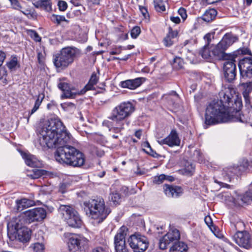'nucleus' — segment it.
I'll use <instances>...</instances> for the list:
<instances>
[{
	"label": "nucleus",
	"instance_id": "obj_10",
	"mask_svg": "<svg viewBox=\"0 0 252 252\" xmlns=\"http://www.w3.org/2000/svg\"><path fill=\"white\" fill-rule=\"evenodd\" d=\"M127 228L122 226L114 238L115 248L116 252H130L126 246L125 237L126 235Z\"/></svg>",
	"mask_w": 252,
	"mask_h": 252
},
{
	"label": "nucleus",
	"instance_id": "obj_43",
	"mask_svg": "<svg viewBox=\"0 0 252 252\" xmlns=\"http://www.w3.org/2000/svg\"><path fill=\"white\" fill-rule=\"evenodd\" d=\"M7 75V71L4 67H0V80L3 79V83H7L5 77Z\"/></svg>",
	"mask_w": 252,
	"mask_h": 252
},
{
	"label": "nucleus",
	"instance_id": "obj_34",
	"mask_svg": "<svg viewBox=\"0 0 252 252\" xmlns=\"http://www.w3.org/2000/svg\"><path fill=\"white\" fill-rule=\"evenodd\" d=\"M46 174V171L43 169H34L32 170V172L30 176L32 179H37L41 176L45 175Z\"/></svg>",
	"mask_w": 252,
	"mask_h": 252
},
{
	"label": "nucleus",
	"instance_id": "obj_11",
	"mask_svg": "<svg viewBox=\"0 0 252 252\" xmlns=\"http://www.w3.org/2000/svg\"><path fill=\"white\" fill-rule=\"evenodd\" d=\"M225 60L223 64L224 77L227 81L231 82L235 79L236 74L235 58L230 56Z\"/></svg>",
	"mask_w": 252,
	"mask_h": 252
},
{
	"label": "nucleus",
	"instance_id": "obj_33",
	"mask_svg": "<svg viewBox=\"0 0 252 252\" xmlns=\"http://www.w3.org/2000/svg\"><path fill=\"white\" fill-rule=\"evenodd\" d=\"M154 7L158 12H163L165 10L164 1L163 0H154Z\"/></svg>",
	"mask_w": 252,
	"mask_h": 252
},
{
	"label": "nucleus",
	"instance_id": "obj_9",
	"mask_svg": "<svg viewBox=\"0 0 252 252\" xmlns=\"http://www.w3.org/2000/svg\"><path fill=\"white\" fill-rule=\"evenodd\" d=\"M87 244V240L83 236L77 234H71L68 237L67 245L72 252H82Z\"/></svg>",
	"mask_w": 252,
	"mask_h": 252
},
{
	"label": "nucleus",
	"instance_id": "obj_49",
	"mask_svg": "<svg viewBox=\"0 0 252 252\" xmlns=\"http://www.w3.org/2000/svg\"><path fill=\"white\" fill-rule=\"evenodd\" d=\"M194 166L192 164L189 165L186 167L184 170L186 175H191L194 171Z\"/></svg>",
	"mask_w": 252,
	"mask_h": 252
},
{
	"label": "nucleus",
	"instance_id": "obj_58",
	"mask_svg": "<svg viewBox=\"0 0 252 252\" xmlns=\"http://www.w3.org/2000/svg\"><path fill=\"white\" fill-rule=\"evenodd\" d=\"M170 19L172 22L175 24H179L180 23L181 21V20L179 18V17L177 16H171Z\"/></svg>",
	"mask_w": 252,
	"mask_h": 252
},
{
	"label": "nucleus",
	"instance_id": "obj_13",
	"mask_svg": "<svg viewBox=\"0 0 252 252\" xmlns=\"http://www.w3.org/2000/svg\"><path fill=\"white\" fill-rule=\"evenodd\" d=\"M25 215L29 222L39 221L46 218V211L43 208H35L27 211Z\"/></svg>",
	"mask_w": 252,
	"mask_h": 252
},
{
	"label": "nucleus",
	"instance_id": "obj_52",
	"mask_svg": "<svg viewBox=\"0 0 252 252\" xmlns=\"http://www.w3.org/2000/svg\"><path fill=\"white\" fill-rule=\"evenodd\" d=\"M178 35V32L177 31H173L171 29H169L168 33L166 36H169L172 38H174Z\"/></svg>",
	"mask_w": 252,
	"mask_h": 252
},
{
	"label": "nucleus",
	"instance_id": "obj_30",
	"mask_svg": "<svg viewBox=\"0 0 252 252\" xmlns=\"http://www.w3.org/2000/svg\"><path fill=\"white\" fill-rule=\"evenodd\" d=\"M6 65L11 71L16 70L20 66L16 56H12L6 62Z\"/></svg>",
	"mask_w": 252,
	"mask_h": 252
},
{
	"label": "nucleus",
	"instance_id": "obj_55",
	"mask_svg": "<svg viewBox=\"0 0 252 252\" xmlns=\"http://www.w3.org/2000/svg\"><path fill=\"white\" fill-rule=\"evenodd\" d=\"M122 49V47L120 46L117 48H116L115 50L111 51L110 52V54L113 55H118L121 53V50Z\"/></svg>",
	"mask_w": 252,
	"mask_h": 252
},
{
	"label": "nucleus",
	"instance_id": "obj_1",
	"mask_svg": "<svg viewBox=\"0 0 252 252\" xmlns=\"http://www.w3.org/2000/svg\"><path fill=\"white\" fill-rule=\"evenodd\" d=\"M38 133L41 147L57 148L55 154L57 161L73 167H80L84 164V154L68 145L71 135L59 118L53 117L46 122Z\"/></svg>",
	"mask_w": 252,
	"mask_h": 252
},
{
	"label": "nucleus",
	"instance_id": "obj_60",
	"mask_svg": "<svg viewBox=\"0 0 252 252\" xmlns=\"http://www.w3.org/2000/svg\"><path fill=\"white\" fill-rule=\"evenodd\" d=\"M103 125L104 126H106L108 127L109 128V131H111L110 130V129L112 127H113V126L110 127L111 122L109 121H108V120H104L103 121ZM116 126V125L115 124V126H113V127H115Z\"/></svg>",
	"mask_w": 252,
	"mask_h": 252
},
{
	"label": "nucleus",
	"instance_id": "obj_22",
	"mask_svg": "<svg viewBox=\"0 0 252 252\" xmlns=\"http://www.w3.org/2000/svg\"><path fill=\"white\" fill-rule=\"evenodd\" d=\"M21 156L25 160L26 164L31 167H38L41 165L36 158L31 154L22 153Z\"/></svg>",
	"mask_w": 252,
	"mask_h": 252
},
{
	"label": "nucleus",
	"instance_id": "obj_4",
	"mask_svg": "<svg viewBox=\"0 0 252 252\" xmlns=\"http://www.w3.org/2000/svg\"><path fill=\"white\" fill-rule=\"evenodd\" d=\"M134 111L133 105L130 102H124L116 106L112 111L108 119L116 123V126L110 131L119 133L124 129V120L129 117Z\"/></svg>",
	"mask_w": 252,
	"mask_h": 252
},
{
	"label": "nucleus",
	"instance_id": "obj_47",
	"mask_svg": "<svg viewBox=\"0 0 252 252\" xmlns=\"http://www.w3.org/2000/svg\"><path fill=\"white\" fill-rule=\"evenodd\" d=\"M178 14L181 16L183 21L185 20L187 18V14L186 10L183 7H180L178 11Z\"/></svg>",
	"mask_w": 252,
	"mask_h": 252
},
{
	"label": "nucleus",
	"instance_id": "obj_54",
	"mask_svg": "<svg viewBox=\"0 0 252 252\" xmlns=\"http://www.w3.org/2000/svg\"><path fill=\"white\" fill-rule=\"evenodd\" d=\"M213 33H208L204 36V39L207 41L208 44L210 43L211 39L214 37Z\"/></svg>",
	"mask_w": 252,
	"mask_h": 252
},
{
	"label": "nucleus",
	"instance_id": "obj_64",
	"mask_svg": "<svg viewBox=\"0 0 252 252\" xmlns=\"http://www.w3.org/2000/svg\"><path fill=\"white\" fill-rule=\"evenodd\" d=\"M244 3L247 6H250L252 3V0H244Z\"/></svg>",
	"mask_w": 252,
	"mask_h": 252
},
{
	"label": "nucleus",
	"instance_id": "obj_31",
	"mask_svg": "<svg viewBox=\"0 0 252 252\" xmlns=\"http://www.w3.org/2000/svg\"><path fill=\"white\" fill-rule=\"evenodd\" d=\"M238 199L241 200L244 203H248L252 201V183L250 188L244 194L240 195Z\"/></svg>",
	"mask_w": 252,
	"mask_h": 252
},
{
	"label": "nucleus",
	"instance_id": "obj_56",
	"mask_svg": "<svg viewBox=\"0 0 252 252\" xmlns=\"http://www.w3.org/2000/svg\"><path fill=\"white\" fill-rule=\"evenodd\" d=\"M204 221L206 224L211 229V226L212 225V221L210 216H206L204 219Z\"/></svg>",
	"mask_w": 252,
	"mask_h": 252
},
{
	"label": "nucleus",
	"instance_id": "obj_36",
	"mask_svg": "<svg viewBox=\"0 0 252 252\" xmlns=\"http://www.w3.org/2000/svg\"><path fill=\"white\" fill-rule=\"evenodd\" d=\"M39 4L41 7L48 12L52 10V5L50 0H41L39 2Z\"/></svg>",
	"mask_w": 252,
	"mask_h": 252
},
{
	"label": "nucleus",
	"instance_id": "obj_26",
	"mask_svg": "<svg viewBox=\"0 0 252 252\" xmlns=\"http://www.w3.org/2000/svg\"><path fill=\"white\" fill-rule=\"evenodd\" d=\"M242 85L244 87L245 90L243 92V96L245 100L246 104L248 107L250 105L249 99V93L252 91V81L246 83H243Z\"/></svg>",
	"mask_w": 252,
	"mask_h": 252
},
{
	"label": "nucleus",
	"instance_id": "obj_38",
	"mask_svg": "<svg viewBox=\"0 0 252 252\" xmlns=\"http://www.w3.org/2000/svg\"><path fill=\"white\" fill-rule=\"evenodd\" d=\"M50 18L52 22L58 24H60L63 21H66L64 16L53 14Z\"/></svg>",
	"mask_w": 252,
	"mask_h": 252
},
{
	"label": "nucleus",
	"instance_id": "obj_27",
	"mask_svg": "<svg viewBox=\"0 0 252 252\" xmlns=\"http://www.w3.org/2000/svg\"><path fill=\"white\" fill-rule=\"evenodd\" d=\"M199 53L203 59L207 60L209 62H211L213 60L211 46L209 47L208 45H205L201 49Z\"/></svg>",
	"mask_w": 252,
	"mask_h": 252
},
{
	"label": "nucleus",
	"instance_id": "obj_46",
	"mask_svg": "<svg viewBox=\"0 0 252 252\" xmlns=\"http://www.w3.org/2000/svg\"><path fill=\"white\" fill-rule=\"evenodd\" d=\"M58 6L59 10L62 11L65 10L67 7V3L63 0H59L58 2Z\"/></svg>",
	"mask_w": 252,
	"mask_h": 252
},
{
	"label": "nucleus",
	"instance_id": "obj_50",
	"mask_svg": "<svg viewBox=\"0 0 252 252\" xmlns=\"http://www.w3.org/2000/svg\"><path fill=\"white\" fill-rule=\"evenodd\" d=\"M193 155L194 156H196V158L199 162H202L203 161V159L202 158V154L201 153L199 150H196L194 151Z\"/></svg>",
	"mask_w": 252,
	"mask_h": 252
},
{
	"label": "nucleus",
	"instance_id": "obj_51",
	"mask_svg": "<svg viewBox=\"0 0 252 252\" xmlns=\"http://www.w3.org/2000/svg\"><path fill=\"white\" fill-rule=\"evenodd\" d=\"M21 12H22L24 14L26 15L28 18H33V13H32L31 11L29 9H25L24 10H22V9H21V10H20Z\"/></svg>",
	"mask_w": 252,
	"mask_h": 252
},
{
	"label": "nucleus",
	"instance_id": "obj_53",
	"mask_svg": "<svg viewBox=\"0 0 252 252\" xmlns=\"http://www.w3.org/2000/svg\"><path fill=\"white\" fill-rule=\"evenodd\" d=\"M92 252H109L108 249L101 247H96L94 249Z\"/></svg>",
	"mask_w": 252,
	"mask_h": 252
},
{
	"label": "nucleus",
	"instance_id": "obj_63",
	"mask_svg": "<svg viewBox=\"0 0 252 252\" xmlns=\"http://www.w3.org/2000/svg\"><path fill=\"white\" fill-rule=\"evenodd\" d=\"M165 180L169 182H173L174 181V178L171 176H166Z\"/></svg>",
	"mask_w": 252,
	"mask_h": 252
},
{
	"label": "nucleus",
	"instance_id": "obj_59",
	"mask_svg": "<svg viewBox=\"0 0 252 252\" xmlns=\"http://www.w3.org/2000/svg\"><path fill=\"white\" fill-rule=\"evenodd\" d=\"M93 152L99 157H101L104 155V152L102 151H98L97 148H94Z\"/></svg>",
	"mask_w": 252,
	"mask_h": 252
},
{
	"label": "nucleus",
	"instance_id": "obj_19",
	"mask_svg": "<svg viewBox=\"0 0 252 252\" xmlns=\"http://www.w3.org/2000/svg\"><path fill=\"white\" fill-rule=\"evenodd\" d=\"M145 80L142 77L136 78L134 79H129L121 82V86L123 88L130 90H134L139 87Z\"/></svg>",
	"mask_w": 252,
	"mask_h": 252
},
{
	"label": "nucleus",
	"instance_id": "obj_42",
	"mask_svg": "<svg viewBox=\"0 0 252 252\" xmlns=\"http://www.w3.org/2000/svg\"><path fill=\"white\" fill-rule=\"evenodd\" d=\"M141 32L139 27L135 26L131 31V36L133 38H136Z\"/></svg>",
	"mask_w": 252,
	"mask_h": 252
},
{
	"label": "nucleus",
	"instance_id": "obj_15",
	"mask_svg": "<svg viewBox=\"0 0 252 252\" xmlns=\"http://www.w3.org/2000/svg\"><path fill=\"white\" fill-rule=\"evenodd\" d=\"M58 88L63 92L62 95L63 98H74L76 95H81L80 91L76 90L74 88H70L69 84L64 82V79H60Z\"/></svg>",
	"mask_w": 252,
	"mask_h": 252
},
{
	"label": "nucleus",
	"instance_id": "obj_48",
	"mask_svg": "<svg viewBox=\"0 0 252 252\" xmlns=\"http://www.w3.org/2000/svg\"><path fill=\"white\" fill-rule=\"evenodd\" d=\"M163 42L164 45L166 47H170L173 44V38L169 36H166L164 38Z\"/></svg>",
	"mask_w": 252,
	"mask_h": 252
},
{
	"label": "nucleus",
	"instance_id": "obj_25",
	"mask_svg": "<svg viewBox=\"0 0 252 252\" xmlns=\"http://www.w3.org/2000/svg\"><path fill=\"white\" fill-rule=\"evenodd\" d=\"M188 245L183 242L175 243L170 248L169 252H188Z\"/></svg>",
	"mask_w": 252,
	"mask_h": 252
},
{
	"label": "nucleus",
	"instance_id": "obj_3",
	"mask_svg": "<svg viewBox=\"0 0 252 252\" xmlns=\"http://www.w3.org/2000/svg\"><path fill=\"white\" fill-rule=\"evenodd\" d=\"M83 206L86 215L98 222H102L110 213V210L106 208L103 199L100 197L84 201Z\"/></svg>",
	"mask_w": 252,
	"mask_h": 252
},
{
	"label": "nucleus",
	"instance_id": "obj_32",
	"mask_svg": "<svg viewBox=\"0 0 252 252\" xmlns=\"http://www.w3.org/2000/svg\"><path fill=\"white\" fill-rule=\"evenodd\" d=\"M31 248L34 252H44L45 250V244L43 242H36L31 245Z\"/></svg>",
	"mask_w": 252,
	"mask_h": 252
},
{
	"label": "nucleus",
	"instance_id": "obj_44",
	"mask_svg": "<svg viewBox=\"0 0 252 252\" xmlns=\"http://www.w3.org/2000/svg\"><path fill=\"white\" fill-rule=\"evenodd\" d=\"M144 146L148 149L147 151L148 153L153 157H157V156L158 155L157 153L152 150L151 145L148 142H146L144 143Z\"/></svg>",
	"mask_w": 252,
	"mask_h": 252
},
{
	"label": "nucleus",
	"instance_id": "obj_12",
	"mask_svg": "<svg viewBox=\"0 0 252 252\" xmlns=\"http://www.w3.org/2000/svg\"><path fill=\"white\" fill-rule=\"evenodd\" d=\"M239 68L242 79L252 78V55L241 59L239 61Z\"/></svg>",
	"mask_w": 252,
	"mask_h": 252
},
{
	"label": "nucleus",
	"instance_id": "obj_5",
	"mask_svg": "<svg viewBox=\"0 0 252 252\" xmlns=\"http://www.w3.org/2000/svg\"><path fill=\"white\" fill-rule=\"evenodd\" d=\"M78 50L75 48L67 47L63 48L56 54L54 58V63L57 68L64 69L74 62Z\"/></svg>",
	"mask_w": 252,
	"mask_h": 252
},
{
	"label": "nucleus",
	"instance_id": "obj_62",
	"mask_svg": "<svg viewBox=\"0 0 252 252\" xmlns=\"http://www.w3.org/2000/svg\"><path fill=\"white\" fill-rule=\"evenodd\" d=\"M141 135H142V130L140 129H139V130L136 131L135 132V136L138 139H140Z\"/></svg>",
	"mask_w": 252,
	"mask_h": 252
},
{
	"label": "nucleus",
	"instance_id": "obj_45",
	"mask_svg": "<svg viewBox=\"0 0 252 252\" xmlns=\"http://www.w3.org/2000/svg\"><path fill=\"white\" fill-rule=\"evenodd\" d=\"M11 3V5L13 8L21 10V9H22V6H21V4L19 1L18 0H8Z\"/></svg>",
	"mask_w": 252,
	"mask_h": 252
},
{
	"label": "nucleus",
	"instance_id": "obj_57",
	"mask_svg": "<svg viewBox=\"0 0 252 252\" xmlns=\"http://www.w3.org/2000/svg\"><path fill=\"white\" fill-rule=\"evenodd\" d=\"M5 53L0 51V67L2 65L4 59H5Z\"/></svg>",
	"mask_w": 252,
	"mask_h": 252
},
{
	"label": "nucleus",
	"instance_id": "obj_39",
	"mask_svg": "<svg viewBox=\"0 0 252 252\" xmlns=\"http://www.w3.org/2000/svg\"><path fill=\"white\" fill-rule=\"evenodd\" d=\"M166 175L161 174L159 176H156L154 177L153 182L155 184L159 185L162 184L165 180Z\"/></svg>",
	"mask_w": 252,
	"mask_h": 252
},
{
	"label": "nucleus",
	"instance_id": "obj_2",
	"mask_svg": "<svg viewBox=\"0 0 252 252\" xmlns=\"http://www.w3.org/2000/svg\"><path fill=\"white\" fill-rule=\"evenodd\" d=\"M233 90L225 88L219 94L220 100H214L207 106L205 116V124L213 125L220 123L245 121L240 117L242 101L237 99L233 103Z\"/></svg>",
	"mask_w": 252,
	"mask_h": 252
},
{
	"label": "nucleus",
	"instance_id": "obj_18",
	"mask_svg": "<svg viewBox=\"0 0 252 252\" xmlns=\"http://www.w3.org/2000/svg\"><path fill=\"white\" fill-rule=\"evenodd\" d=\"M248 167V162L245 161L243 165L226 167L223 170V174L228 176V179L235 174H239L246 171Z\"/></svg>",
	"mask_w": 252,
	"mask_h": 252
},
{
	"label": "nucleus",
	"instance_id": "obj_37",
	"mask_svg": "<svg viewBox=\"0 0 252 252\" xmlns=\"http://www.w3.org/2000/svg\"><path fill=\"white\" fill-rule=\"evenodd\" d=\"M184 62L182 59L180 57H176L174 59L173 67L177 69H180L183 67Z\"/></svg>",
	"mask_w": 252,
	"mask_h": 252
},
{
	"label": "nucleus",
	"instance_id": "obj_28",
	"mask_svg": "<svg viewBox=\"0 0 252 252\" xmlns=\"http://www.w3.org/2000/svg\"><path fill=\"white\" fill-rule=\"evenodd\" d=\"M45 95L43 93L39 94L35 100L34 105L32 109L29 113V116L27 118V121L29 122L30 117L39 108L43 99L44 98Z\"/></svg>",
	"mask_w": 252,
	"mask_h": 252
},
{
	"label": "nucleus",
	"instance_id": "obj_21",
	"mask_svg": "<svg viewBox=\"0 0 252 252\" xmlns=\"http://www.w3.org/2000/svg\"><path fill=\"white\" fill-rule=\"evenodd\" d=\"M17 230V239L22 242H29L31 239L32 231L30 229L26 227H22L20 228H15Z\"/></svg>",
	"mask_w": 252,
	"mask_h": 252
},
{
	"label": "nucleus",
	"instance_id": "obj_29",
	"mask_svg": "<svg viewBox=\"0 0 252 252\" xmlns=\"http://www.w3.org/2000/svg\"><path fill=\"white\" fill-rule=\"evenodd\" d=\"M217 14L216 9L212 8L207 10L202 15V19L203 21L210 22L213 20Z\"/></svg>",
	"mask_w": 252,
	"mask_h": 252
},
{
	"label": "nucleus",
	"instance_id": "obj_6",
	"mask_svg": "<svg viewBox=\"0 0 252 252\" xmlns=\"http://www.w3.org/2000/svg\"><path fill=\"white\" fill-rule=\"evenodd\" d=\"M59 214L66 223L70 227L79 228L82 221L78 212L69 205H61L58 208Z\"/></svg>",
	"mask_w": 252,
	"mask_h": 252
},
{
	"label": "nucleus",
	"instance_id": "obj_14",
	"mask_svg": "<svg viewBox=\"0 0 252 252\" xmlns=\"http://www.w3.org/2000/svg\"><path fill=\"white\" fill-rule=\"evenodd\" d=\"M233 239L240 247L248 249L251 245V235L247 231H237Z\"/></svg>",
	"mask_w": 252,
	"mask_h": 252
},
{
	"label": "nucleus",
	"instance_id": "obj_24",
	"mask_svg": "<svg viewBox=\"0 0 252 252\" xmlns=\"http://www.w3.org/2000/svg\"><path fill=\"white\" fill-rule=\"evenodd\" d=\"M17 209L19 211H22L24 209L30 207L34 205L33 201L27 199L22 198L16 201Z\"/></svg>",
	"mask_w": 252,
	"mask_h": 252
},
{
	"label": "nucleus",
	"instance_id": "obj_17",
	"mask_svg": "<svg viewBox=\"0 0 252 252\" xmlns=\"http://www.w3.org/2000/svg\"><path fill=\"white\" fill-rule=\"evenodd\" d=\"M158 142L160 145H167L169 147L179 146L180 145L181 140L178 136L177 131L173 129L170 134L164 139H158Z\"/></svg>",
	"mask_w": 252,
	"mask_h": 252
},
{
	"label": "nucleus",
	"instance_id": "obj_41",
	"mask_svg": "<svg viewBox=\"0 0 252 252\" xmlns=\"http://www.w3.org/2000/svg\"><path fill=\"white\" fill-rule=\"evenodd\" d=\"M28 34L36 42H40L41 41V37L38 34L33 30H29Z\"/></svg>",
	"mask_w": 252,
	"mask_h": 252
},
{
	"label": "nucleus",
	"instance_id": "obj_61",
	"mask_svg": "<svg viewBox=\"0 0 252 252\" xmlns=\"http://www.w3.org/2000/svg\"><path fill=\"white\" fill-rule=\"evenodd\" d=\"M70 2L75 6H78L81 5L80 2L78 0H71Z\"/></svg>",
	"mask_w": 252,
	"mask_h": 252
},
{
	"label": "nucleus",
	"instance_id": "obj_16",
	"mask_svg": "<svg viewBox=\"0 0 252 252\" xmlns=\"http://www.w3.org/2000/svg\"><path fill=\"white\" fill-rule=\"evenodd\" d=\"M180 237L179 231L176 229L168 232L160 239L159 242V248L161 250L166 249L168 245L174 241L179 239Z\"/></svg>",
	"mask_w": 252,
	"mask_h": 252
},
{
	"label": "nucleus",
	"instance_id": "obj_20",
	"mask_svg": "<svg viewBox=\"0 0 252 252\" xmlns=\"http://www.w3.org/2000/svg\"><path fill=\"white\" fill-rule=\"evenodd\" d=\"M164 192L166 196L170 197H177L182 194V189L178 186L164 185Z\"/></svg>",
	"mask_w": 252,
	"mask_h": 252
},
{
	"label": "nucleus",
	"instance_id": "obj_23",
	"mask_svg": "<svg viewBox=\"0 0 252 252\" xmlns=\"http://www.w3.org/2000/svg\"><path fill=\"white\" fill-rule=\"evenodd\" d=\"M98 77L96 74L93 73L88 82V83L84 87L83 89L80 91L81 94H84L87 91L94 89V85L98 82Z\"/></svg>",
	"mask_w": 252,
	"mask_h": 252
},
{
	"label": "nucleus",
	"instance_id": "obj_8",
	"mask_svg": "<svg viewBox=\"0 0 252 252\" xmlns=\"http://www.w3.org/2000/svg\"><path fill=\"white\" fill-rule=\"evenodd\" d=\"M127 243L134 252H143L149 245L147 238L138 233L131 235L127 240Z\"/></svg>",
	"mask_w": 252,
	"mask_h": 252
},
{
	"label": "nucleus",
	"instance_id": "obj_7",
	"mask_svg": "<svg viewBox=\"0 0 252 252\" xmlns=\"http://www.w3.org/2000/svg\"><path fill=\"white\" fill-rule=\"evenodd\" d=\"M236 39L231 34H225L218 44L211 46L213 59L224 60L230 57L225 53V51L235 41Z\"/></svg>",
	"mask_w": 252,
	"mask_h": 252
},
{
	"label": "nucleus",
	"instance_id": "obj_40",
	"mask_svg": "<svg viewBox=\"0 0 252 252\" xmlns=\"http://www.w3.org/2000/svg\"><path fill=\"white\" fill-rule=\"evenodd\" d=\"M244 227V223L241 220L237 221L235 223L231 224V227L235 229L237 231H240V230L243 229Z\"/></svg>",
	"mask_w": 252,
	"mask_h": 252
},
{
	"label": "nucleus",
	"instance_id": "obj_35",
	"mask_svg": "<svg viewBox=\"0 0 252 252\" xmlns=\"http://www.w3.org/2000/svg\"><path fill=\"white\" fill-rule=\"evenodd\" d=\"M109 200L112 202L115 205H118L121 202V196L118 192H113L111 193L109 197Z\"/></svg>",
	"mask_w": 252,
	"mask_h": 252
}]
</instances>
